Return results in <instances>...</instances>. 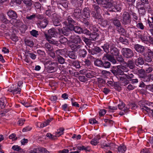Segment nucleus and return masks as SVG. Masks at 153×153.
I'll use <instances>...</instances> for the list:
<instances>
[{"instance_id":"1","label":"nucleus","mask_w":153,"mask_h":153,"mask_svg":"<svg viewBox=\"0 0 153 153\" xmlns=\"http://www.w3.org/2000/svg\"><path fill=\"white\" fill-rule=\"evenodd\" d=\"M92 9L93 10L91 13L92 16L98 19H101L102 18L101 15L102 10L99 4H93Z\"/></svg>"},{"instance_id":"2","label":"nucleus","mask_w":153,"mask_h":153,"mask_svg":"<svg viewBox=\"0 0 153 153\" xmlns=\"http://www.w3.org/2000/svg\"><path fill=\"white\" fill-rule=\"evenodd\" d=\"M121 52L123 55L127 58H131L134 56L132 51L129 48H123Z\"/></svg>"},{"instance_id":"3","label":"nucleus","mask_w":153,"mask_h":153,"mask_svg":"<svg viewBox=\"0 0 153 153\" xmlns=\"http://www.w3.org/2000/svg\"><path fill=\"white\" fill-rule=\"evenodd\" d=\"M70 29L71 30H73L76 33H86L87 34H88L90 33L89 31L87 30H85V31H84L80 27L78 26H76L74 27V25L70 27Z\"/></svg>"},{"instance_id":"4","label":"nucleus","mask_w":153,"mask_h":153,"mask_svg":"<svg viewBox=\"0 0 153 153\" xmlns=\"http://www.w3.org/2000/svg\"><path fill=\"white\" fill-rule=\"evenodd\" d=\"M123 23L125 25L129 24L131 22L130 16L128 12H125L123 15Z\"/></svg>"},{"instance_id":"5","label":"nucleus","mask_w":153,"mask_h":153,"mask_svg":"<svg viewBox=\"0 0 153 153\" xmlns=\"http://www.w3.org/2000/svg\"><path fill=\"white\" fill-rule=\"evenodd\" d=\"M71 43L80 44L82 42V39L78 36H71L70 37Z\"/></svg>"},{"instance_id":"6","label":"nucleus","mask_w":153,"mask_h":153,"mask_svg":"<svg viewBox=\"0 0 153 153\" xmlns=\"http://www.w3.org/2000/svg\"><path fill=\"white\" fill-rule=\"evenodd\" d=\"M59 33V34H63L65 36H68L70 33V27L69 28L68 26L64 27L62 29H58Z\"/></svg>"},{"instance_id":"7","label":"nucleus","mask_w":153,"mask_h":153,"mask_svg":"<svg viewBox=\"0 0 153 153\" xmlns=\"http://www.w3.org/2000/svg\"><path fill=\"white\" fill-rule=\"evenodd\" d=\"M48 32L49 34V35L46 34H45V36L47 40L51 39L50 38L51 37H55L56 36L57 34V33L55 31V29L53 28H51L49 29L48 31Z\"/></svg>"},{"instance_id":"8","label":"nucleus","mask_w":153,"mask_h":153,"mask_svg":"<svg viewBox=\"0 0 153 153\" xmlns=\"http://www.w3.org/2000/svg\"><path fill=\"white\" fill-rule=\"evenodd\" d=\"M110 52L113 56H118L120 54L118 49L113 45H111Z\"/></svg>"},{"instance_id":"9","label":"nucleus","mask_w":153,"mask_h":153,"mask_svg":"<svg viewBox=\"0 0 153 153\" xmlns=\"http://www.w3.org/2000/svg\"><path fill=\"white\" fill-rule=\"evenodd\" d=\"M82 17L84 19H87L90 17V10L88 8H85L84 9Z\"/></svg>"},{"instance_id":"10","label":"nucleus","mask_w":153,"mask_h":153,"mask_svg":"<svg viewBox=\"0 0 153 153\" xmlns=\"http://www.w3.org/2000/svg\"><path fill=\"white\" fill-rule=\"evenodd\" d=\"M134 48L137 52L141 53H143L145 50L143 46L139 44L135 45Z\"/></svg>"},{"instance_id":"11","label":"nucleus","mask_w":153,"mask_h":153,"mask_svg":"<svg viewBox=\"0 0 153 153\" xmlns=\"http://www.w3.org/2000/svg\"><path fill=\"white\" fill-rule=\"evenodd\" d=\"M119 79L121 82L124 84V86H126L129 83V80L127 79L125 75L120 76Z\"/></svg>"},{"instance_id":"12","label":"nucleus","mask_w":153,"mask_h":153,"mask_svg":"<svg viewBox=\"0 0 153 153\" xmlns=\"http://www.w3.org/2000/svg\"><path fill=\"white\" fill-rule=\"evenodd\" d=\"M7 15L12 19H15L17 18V16L15 11L13 10H10L7 12Z\"/></svg>"},{"instance_id":"13","label":"nucleus","mask_w":153,"mask_h":153,"mask_svg":"<svg viewBox=\"0 0 153 153\" xmlns=\"http://www.w3.org/2000/svg\"><path fill=\"white\" fill-rule=\"evenodd\" d=\"M77 44L70 43V47L71 49L75 51H76L78 50H79L81 47V46Z\"/></svg>"},{"instance_id":"14","label":"nucleus","mask_w":153,"mask_h":153,"mask_svg":"<svg viewBox=\"0 0 153 153\" xmlns=\"http://www.w3.org/2000/svg\"><path fill=\"white\" fill-rule=\"evenodd\" d=\"M7 91L9 92L12 93L13 95H14L17 94H20L21 92V89L19 87H17V88L14 89H12L10 88L8 89Z\"/></svg>"},{"instance_id":"15","label":"nucleus","mask_w":153,"mask_h":153,"mask_svg":"<svg viewBox=\"0 0 153 153\" xmlns=\"http://www.w3.org/2000/svg\"><path fill=\"white\" fill-rule=\"evenodd\" d=\"M138 106L134 103L130 104V105H127L126 108L127 109L124 110L125 112H127L129 109L131 108L132 110H134L137 108Z\"/></svg>"},{"instance_id":"16","label":"nucleus","mask_w":153,"mask_h":153,"mask_svg":"<svg viewBox=\"0 0 153 153\" xmlns=\"http://www.w3.org/2000/svg\"><path fill=\"white\" fill-rule=\"evenodd\" d=\"M52 120V118H50L46 120L43 123H41L39 122L37 123V124H40V126L39 127L40 128H43L44 127H45L48 125H49L50 123L51 122Z\"/></svg>"},{"instance_id":"17","label":"nucleus","mask_w":153,"mask_h":153,"mask_svg":"<svg viewBox=\"0 0 153 153\" xmlns=\"http://www.w3.org/2000/svg\"><path fill=\"white\" fill-rule=\"evenodd\" d=\"M65 128L63 127L60 128L57 130L55 133V135L56 137H59L63 134Z\"/></svg>"},{"instance_id":"18","label":"nucleus","mask_w":153,"mask_h":153,"mask_svg":"<svg viewBox=\"0 0 153 153\" xmlns=\"http://www.w3.org/2000/svg\"><path fill=\"white\" fill-rule=\"evenodd\" d=\"M94 71L88 70L85 74L86 76L88 78H91L95 75Z\"/></svg>"},{"instance_id":"19","label":"nucleus","mask_w":153,"mask_h":153,"mask_svg":"<svg viewBox=\"0 0 153 153\" xmlns=\"http://www.w3.org/2000/svg\"><path fill=\"white\" fill-rule=\"evenodd\" d=\"M106 58L112 63L115 64L116 63V61L114 57L109 54H106L105 55Z\"/></svg>"},{"instance_id":"20","label":"nucleus","mask_w":153,"mask_h":153,"mask_svg":"<svg viewBox=\"0 0 153 153\" xmlns=\"http://www.w3.org/2000/svg\"><path fill=\"white\" fill-rule=\"evenodd\" d=\"M140 104V108L141 109L143 110V112L145 111L148 112L150 113L151 114L153 113L152 110H151L150 109V108H149L145 105L141 106Z\"/></svg>"},{"instance_id":"21","label":"nucleus","mask_w":153,"mask_h":153,"mask_svg":"<svg viewBox=\"0 0 153 153\" xmlns=\"http://www.w3.org/2000/svg\"><path fill=\"white\" fill-rule=\"evenodd\" d=\"M125 63L126 64V66L128 67L131 69H133L135 67L133 62L131 60H128L127 62H125Z\"/></svg>"},{"instance_id":"22","label":"nucleus","mask_w":153,"mask_h":153,"mask_svg":"<svg viewBox=\"0 0 153 153\" xmlns=\"http://www.w3.org/2000/svg\"><path fill=\"white\" fill-rule=\"evenodd\" d=\"M74 16L75 17L78 18L81 15V12L80 9H77L74 10Z\"/></svg>"},{"instance_id":"23","label":"nucleus","mask_w":153,"mask_h":153,"mask_svg":"<svg viewBox=\"0 0 153 153\" xmlns=\"http://www.w3.org/2000/svg\"><path fill=\"white\" fill-rule=\"evenodd\" d=\"M83 1V0H72V2L74 5L79 7L81 6Z\"/></svg>"},{"instance_id":"24","label":"nucleus","mask_w":153,"mask_h":153,"mask_svg":"<svg viewBox=\"0 0 153 153\" xmlns=\"http://www.w3.org/2000/svg\"><path fill=\"white\" fill-rule=\"evenodd\" d=\"M25 42L26 45L30 47H33L34 44V43L33 41L30 39H25Z\"/></svg>"},{"instance_id":"25","label":"nucleus","mask_w":153,"mask_h":153,"mask_svg":"<svg viewBox=\"0 0 153 153\" xmlns=\"http://www.w3.org/2000/svg\"><path fill=\"white\" fill-rule=\"evenodd\" d=\"M144 63L143 59L141 57L138 58L137 60L135 61V64L137 66H138L139 65H142L144 64Z\"/></svg>"},{"instance_id":"26","label":"nucleus","mask_w":153,"mask_h":153,"mask_svg":"<svg viewBox=\"0 0 153 153\" xmlns=\"http://www.w3.org/2000/svg\"><path fill=\"white\" fill-rule=\"evenodd\" d=\"M6 102V99L5 97L1 98L0 100V106L1 108H4Z\"/></svg>"},{"instance_id":"27","label":"nucleus","mask_w":153,"mask_h":153,"mask_svg":"<svg viewBox=\"0 0 153 153\" xmlns=\"http://www.w3.org/2000/svg\"><path fill=\"white\" fill-rule=\"evenodd\" d=\"M48 23V20L47 19H45L40 22V25L42 27L44 28L46 27Z\"/></svg>"},{"instance_id":"28","label":"nucleus","mask_w":153,"mask_h":153,"mask_svg":"<svg viewBox=\"0 0 153 153\" xmlns=\"http://www.w3.org/2000/svg\"><path fill=\"white\" fill-rule=\"evenodd\" d=\"M94 64L98 67H102L103 62L101 60L97 59L94 61Z\"/></svg>"},{"instance_id":"29","label":"nucleus","mask_w":153,"mask_h":153,"mask_svg":"<svg viewBox=\"0 0 153 153\" xmlns=\"http://www.w3.org/2000/svg\"><path fill=\"white\" fill-rule=\"evenodd\" d=\"M138 75L140 78H141L144 76L146 75L145 74V71L143 69H141L138 70Z\"/></svg>"},{"instance_id":"30","label":"nucleus","mask_w":153,"mask_h":153,"mask_svg":"<svg viewBox=\"0 0 153 153\" xmlns=\"http://www.w3.org/2000/svg\"><path fill=\"white\" fill-rule=\"evenodd\" d=\"M53 21V24L55 26H60L61 23L59 19L58 18L55 17Z\"/></svg>"},{"instance_id":"31","label":"nucleus","mask_w":153,"mask_h":153,"mask_svg":"<svg viewBox=\"0 0 153 153\" xmlns=\"http://www.w3.org/2000/svg\"><path fill=\"white\" fill-rule=\"evenodd\" d=\"M98 35L95 32H94L90 34L89 37V39L91 40H94L97 39Z\"/></svg>"},{"instance_id":"32","label":"nucleus","mask_w":153,"mask_h":153,"mask_svg":"<svg viewBox=\"0 0 153 153\" xmlns=\"http://www.w3.org/2000/svg\"><path fill=\"white\" fill-rule=\"evenodd\" d=\"M118 150L119 152L124 153L126 150V148L125 145H122L118 147Z\"/></svg>"},{"instance_id":"33","label":"nucleus","mask_w":153,"mask_h":153,"mask_svg":"<svg viewBox=\"0 0 153 153\" xmlns=\"http://www.w3.org/2000/svg\"><path fill=\"white\" fill-rule=\"evenodd\" d=\"M55 67L51 65L48 66L46 69L47 72L49 73H53L54 71Z\"/></svg>"},{"instance_id":"34","label":"nucleus","mask_w":153,"mask_h":153,"mask_svg":"<svg viewBox=\"0 0 153 153\" xmlns=\"http://www.w3.org/2000/svg\"><path fill=\"white\" fill-rule=\"evenodd\" d=\"M79 53L80 56L84 57L87 54V52L84 49H79Z\"/></svg>"},{"instance_id":"35","label":"nucleus","mask_w":153,"mask_h":153,"mask_svg":"<svg viewBox=\"0 0 153 153\" xmlns=\"http://www.w3.org/2000/svg\"><path fill=\"white\" fill-rule=\"evenodd\" d=\"M67 20L68 22L69 26H72L75 23V21L72 19L71 18L70 16H68Z\"/></svg>"},{"instance_id":"36","label":"nucleus","mask_w":153,"mask_h":153,"mask_svg":"<svg viewBox=\"0 0 153 153\" xmlns=\"http://www.w3.org/2000/svg\"><path fill=\"white\" fill-rule=\"evenodd\" d=\"M109 46L110 45L108 43H106L103 46H102L104 51L105 52L108 53L109 52Z\"/></svg>"},{"instance_id":"37","label":"nucleus","mask_w":153,"mask_h":153,"mask_svg":"<svg viewBox=\"0 0 153 153\" xmlns=\"http://www.w3.org/2000/svg\"><path fill=\"white\" fill-rule=\"evenodd\" d=\"M141 79L144 82H149L150 80V74H149L148 76L146 75Z\"/></svg>"},{"instance_id":"38","label":"nucleus","mask_w":153,"mask_h":153,"mask_svg":"<svg viewBox=\"0 0 153 153\" xmlns=\"http://www.w3.org/2000/svg\"><path fill=\"white\" fill-rule=\"evenodd\" d=\"M45 47L48 51H51L53 50V48L49 43H46L45 45Z\"/></svg>"},{"instance_id":"39","label":"nucleus","mask_w":153,"mask_h":153,"mask_svg":"<svg viewBox=\"0 0 153 153\" xmlns=\"http://www.w3.org/2000/svg\"><path fill=\"white\" fill-rule=\"evenodd\" d=\"M68 56L70 58L73 59H76V57L74 51H69Z\"/></svg>"},{"instance_id":"40","label":"nucleus","mask_w":153,"mask_h":153,"mask_svg":"<svg viewBox=\"0 0 153 153\" xmlns=\"http://www.w3.org/2000/svg\"><path fill=\"white\" fill-rule=\"evenodd\" d=\"M113 20V23L115 25L118 27H119L120 26V23L119 20L117 19H114Z\"/></svg>"},{"instance_id":"41","label":"nucleus","mask_w":153,"mask_h":153,"mask_svg":"<svg viewBox=\"0 0 153 153\" xmlns=\"http://www.w3.org/2000/svg\"><path fill=\"white\" fill-rule=\"evenodd\" d=\"M117 56L116 57V59L117 61L120 63H123V64H124L123 63H125V62H124V59L123 58L122 55H119L118 56Z\"/></svg>"},{"instance_id":"42","label":"nucleus","mask_w":153,"mask_h":153,"mask_svg":"<svg viewBox=\"0 0 153 153\" xmlns=\"http://www.w3.org/2000/svg\"><path fill=\"white\" fill-rule=\"evenodd\" d=\"M136 27L138 28L141 30H143L145 27L144 26L141 22L137 23Z\"/></svg>"},{"instance_id":"43","label":"nucleus","mask_w":153,"mask_h":153,"mask_svg":"<svg viewBox=\"0 0 153 153\" xmlns=\"http://www.w3.org/2000/svg\"><path fill=\"white\" fill-rule=\"evenodd\" d=\"M138 11L139 13L142 15H144L146 12L145 10L144 7H141L139 8Z\"/></svg>"},{"instance_id":"44","label":"nucleus","mask_w":153,"mask_h":153,"mask_svg":"<svg viewBox=\"0 0 153 153\" xmlns=\"http://www.w3.org/2000/svg\"><path fill=\"white\" fill-rule=\"evenodd\" d=\"M111 66V63L109 62L105 61L104 63L103 62L102 67L105 68H109Z\"/></svg>"},{"instance_id":"45","label":"nucleus","mask_w":153,"mask_h":153,"mask_svg":"<svg viewBox=\"0 0 153 153\" xmlns=\"http://www.w3.org/2000/svg\"><path fill=\"white\" fill-rule=\"evenodd\" d=\"M47 137H49V138L52 140H55L56 139V135H53L50 133H47L46 134Z\"/></svg>"},{"instance_id":"46","label":"nucleus","mask_w":153,"mask_h":153,"mask_svg":"<svg viewBox=\"0 0 153 153\" xmlns=\"http://www.w3.org/2000/svg\"><path fill=\"white\" fill-rule=\"evenodd\" d=\"M30 34L33 36L36 37L38 36V31L36 30H33L30 32Z\"/></svg>"},{"instance_id":"47","label":"nucleus","mask_w":153,"mask_h":153,"mask_svg":"<svg viewBox=\"0 0 153 153\" xmlns=\"http://www.w3.org/2000/svg\"><path fill=\"white\" fill-rule=\"evenodd\" d=\"M119 41L124 44H127L128 42V40L127 39H124L122 37H120L119 38Z\"/></svg>"},{"instance_id":"48","label":"nucleus","mask_w":153,"mask_h":153,"mask_svg":"<svg viewBox=\"0 0 153 153\" xmlns=\"http://www.w3.org/2000/svg\"><path fill=\"white\" fill-rule=\"evenodd\" d=\"M99 143L97 139L94 138L92 139L90 142L91 144L94 146L96 145Z\"/></svg>"},{"instance_id":"49","label":"nucleus","mask_w":153,"mask_h":153,"mask_svg":"<svg viewBox=\"0 0 153 153\" xmlns=\"http://www.w3.org/2000/svg\"><path fill=\"white\" fill-rule=\"evenodd\" d=\"M57 59L59 62L61 64H63L65 62V59L60 56H58Z\"/></svg>"},{"instance_id":"50","label":"nucleus","mask_w":153,"mask_h":153,"mask_svg":"<svg viewBox=\"0 0 153 153\" xmlns=\"http://www.w3.org/2000/svg\"><path fill=\"white\" fill-rule=\"evenodd\" d=\"M9 137L10 139H12L13 140H15L17 139V137H16V134L14 133H13L10 135Z\"/></svg>"},{"instance_id":"51","label":"nucleus","mask_w":153,"mask_h":153,"mask_svg":"<svg viewBox=\"0 0 153 153\" xmlns=\"http://www.w3.org/2000/svg\"><path fill=\"white\" fill-rule=\"evenodd\" d=\"M67 41V39L64 37H62L59 40V42L61 44H65Z\"/></svg>"},{"instance_id":"52","label":"nucleus","mask_w":153,"mask_h":153,"mask_svg":"<svg viewBox=\"0 0 153 153\" xmlns=\"http://www.w3.org/2000/svg\"><path fill=\"white\" fill-rule=\"evenodd\" d=\"M124 75L126 77L127 79H128L129 80L131 81L132 79L134 78V75L133 74H125Z\"/></svg>"},{"instance_id":"53","label":"nucleus","mask_w":153,"mask_h":153,"mask_svg":"<svg viewBox=\"0 0 153 153\" xmlns=\"http://www.w3.org/2000/svg\"><path fill=\"white\" fill-rule=\"evenodd\" d=\"M72 105L73 106H76L77 107H79V105L77 102H75V101L72 98L71 100Z\"/></svg>"},{"instance_id":"54","label":"nucleus","mask_w":153,"mask_h":153,"mask_svg":"<svg viewBox=\"0 0 153 153\" xmlns=\"http://www.w3.org/2000/svg\"><path fill=\"white\" fill-rule=\"evenodd\" d=\"M39 148H36L31 150L29 153H39Z\"/></svg>"},{"instance_id":"55","label":"nucleus","mask_w":153,"mask_h":153,"mask_svg":"<svg viewBox=\"0 0 153 153\" xmlns=\"http://www.w3.org/2000/svg\"><path fill=\"white\" fill-rule=\"evenodd\" d=\"M79 79L80 81L84 82L87 81L86 78L84 76H80L79 77Z\"/></svg>"},{"instance_id":"56","label":"nucleus","mask_w":153,"mask_h":153,"mask_svg":"<svg viewBox=\"0 0 153 153\" xmlns=\"http://www.w3.org/2000/svg\"><path fill=\"white\" fill-rule=\"evenodd\" d=\"M25 120L23 119H20L19 120L18 122V124L19 126H22L24 124Z\"/></svg>"},{"instance_id":"57","label":"nucleus","mask_w":153,"mask_h":153,"mask_svg":"<svg viewBox=\"0 0 153 153\" xmlns=\"http://www.w3.org/2000/svg\"><path fill=\"white\" fill-rule=\"evenodd\" d=\"M73 65L76 68H79L80 67V65L79 62L75 61L73 62Z\"/></svg>"},{"instance_id":"58","label":"nucleus","mask_w":153,"mask_h":153,"mask_svg":"<svg viewBox=\"0 0 153 153\" xmlns=\"http://www.w3.org/2000/svg\"><path fill=\"white\" fill-rule=\"evenodd\" d=\"M12 149L16 151H21L22 149L18 145L14 146H13Z\"/></svg>"},{"instance_id":"59","label":"nucleus","mask_w":153,"mask_h":153,"mask_svg":"<svg viewBox=\"0 0 153 153\" xmlns=\"http://www.w3.org/2000/svg\"><path fill=\"white\" fill-rule=\"evenodd\" d=\"M29 56L33 59H35L36 57V55L33 53H28Z\"/></svg>"},{"instance_id":"60","label":"nucleus","mask_w":153,"mask_h":153,"mask_svg":"<svg viewBox=\"0 0 153 153\" xmlns=\"http://www.w3.org/2000/svg\"><path fill=\"white\" fill-rule=\"evenodd\" d=\"M32 129V128L29 126H27L24 128L22 130V131L23 132H27L30 131Z\"/></svg>"},{"instance_id":"61","label":"nucleus","mask_w":153,"mask_h":153,"mask_svg":"<svg viewBox=\"0 0 153 153\" xmlns=\"http://www.w3.org/2000/svg\"><path fill=\"white\" fill-rule=\"evenodd\" d=\"M139 37L143 42H145L148 40L147 37L146 36H144L140 35Z\"/></svg>"},{"instance_id":"62","label":"nucleus","mask_w":153,"mask_h":153,"mask_svg":"<svg viewBox=\"0 0 153 153\" xmlns=\"http://www.w3.org/2000/svg\"><path fill=\"white\" fill-rule=\"evenodd\" d=\"M135 86L131 84H129L127 87V89L129 91L132 90L135 88Z\"/></svg>"},{"instance_id":"63","label":"nucleus","mask_w":153,"mask_h":153,"mask_svg":"<svg viewBox=\"0 0 153 153\" xmlns=\"http://www.w3.org/2000/svg\"><path fill=\"white\" fill-rule=\"evenodd\" d=\"M148 56L149 57H153V51L150 49H148L147 51Z\"/></svg>"},{"instance_id":"64","label":"nucleus","mask_w":153,"mask_h":153,"mask_svg":"<svg viewBox=\"0 0 153 153\" xmlns=\"http://www.w3.org/2000/svg\"><path fill=\"white\" fill-rule=\"evenodd\" d=\"M24 3L28 7H30L32 5V3L30 0L25 1Z\"/></svg>"}]
</instances>
